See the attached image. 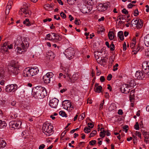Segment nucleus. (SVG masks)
<instances>
[{"instance_id":"f257e3e1","label":"nucleus","mask_w":149,"mask_h":149,"mask_svg":"<svg viewBox=\"0 0 149 149\" xmlns=\"http://www.w3.org/2000/svg\"><path fill=\"white\" fill-rule=\"evenodd\" d=\"M15 43L14 48H16L15 51L17 55L24 54L29 45L27 38H24L22 40V38L20 37L17 38Z\"/></svg>"},{"instance_id":"f03ea898","label":"nucleus","mask_w":149,"mask_h":149,"mask_svg":"<svg viewBox=\"0 0 149 149\" xmlns=\"http://www.w3.org/2000/svg\"><path fill=\"white\" fill-rule=\"evenodd\" d=\"M142 70H138L135 74L138 79L145 80L149 77V61H144L142 64Z\"/></svg>"},{"instance_id":"7ed1b4c3","label":"nucleus","mask_w":149,"mask_h":149,"mask_svg":"<svg viewBox=\"0 0 149 149\" xmlns=\"http://www.w3.org/2000/svg\"><path fill=\"white\" fill-rule=\"evenodd\" d=\"M32 95L35 98H42L47 95L46 89L44 87L38 86L33 88Z\"/></svg>"},{"instance_id":"20e7f679","label":"nucleus","mask_w":149,"mask_h":149,"mask_svg":"<svg viewBox=\"0 0 149 149\" xmlns=\"http://www.w3.org/2000/svg\"><path fill=\"white\" fill-rule=\"evenodd\" d=\"M19 64L16 61H12L9 62L7 66L9 72L15 75L17 74L19 72Z\"/></svg>"},{"instance_id":"39448f33","label":"nucleus","mask_w":149,"mask_h":149,"mask_svg":"<svg viewBox=\"0 0 149 149\" xmlns=\"http://www.w3.org/2000/svg\"><path fill=\"white\" fill-rule=\"evenodd\" d=\"M39 72V70L37 67H31L26 68L24 70L22 75L24 77L33 76L37 74Z\"/></svg>"},{"instance_id":"423d86ee","label":"nucleus","mask_w":149,"mask_h":149,"mask_svg":"<svg viewBox=\"0 0 149 149\" xmlns=\"http://www.w3.org/2000/svg\"><path fill=\"white\" fill-rule=\"evenodd\" d=\"M53 127L52 125L49 123H44L42 127L43 133L47 136H49L53 134L54 132Z\"/></svg>"},{"instance_id":"0eeeda50","label":"nucleus","mask_w":149,"mask_h":149,"mask_svg":"<svg viewBox=\"0 0 149 149\" xmlns=\"http://www.w3.org/2000/svg\"><path fill=\"white\" fill-rule=\"evenodd\" d=\"M62 106L63 108L69 111H71L74 108V104H72L69 100H65L62 102Z\"/></svg>"},{"instance_id":"6e6552de","label":"nucleus","mask_w":149,"mask_h":149,"mask_svg":"<svg viewBox=\"0 0 149 149\" xmlns=\"http://www.w3.org/2000/svg\"><path fill=\"white\" fill-rule=\"evenodd\" d=\"M62 70H64L65 72V74L68 77H69V80L68 81L71 83H74L75 81L77 80L79 78V74L78 72L76 73L73 75L72 78H71L69 76L68 74V68H65L64 66H61Z\"/></svg>"},{"instance_id":"1a4fd4ad","label":"nucleus","mask_w":149,"mask_h":149,"mask_svg":"<svg viewBox=\"0 0 149 149\" xmlns=\"http://www.w3.org/2000/svg\"><path fill=\"white\" fill-rule=\"evenodd\" d=\"M22 124V122L20 120H18L11 121L9 123V125L10 128L16 129L20 128Z\"/></svg>"},{"instance_id":"9d476101","label":"nucleus","mask_w":149,"mask_h":149,"mask_svg":"<svg viewBox=\"0 0 149 149\" xmlns=\"http://www.w3.org/2000/svg\"><path fill=\"white\" fill-rule=\"evenodd\" d=\"M54 74L52 72H49L46 73L43 77V81L47 84H49L51 81V79L53 76Z\"/></svg>"},{"instance_id":"9b49d317","label":"nucleus","mask_w":149,"mask_h":149,"mask_svg":"<svg viewBox=\"0 0 149 149\" xmlns=\"http://www.w3.org/2000/svg\"><path fill=\"white\" fill-rule=\"evenodd\" d=\"M17 88V86L16 84H11L7 86L5 90L6 92L10 93L15 92Z\"/></svg>"},{"instance_id":"f8f14e48","label":"nucleus","mask_w":149,"mask_h":149,"mask_svg":"<svg viewBox=\"0 0 149 149\" xmlns=\"http://www.w3.org/2000/svg\"><path fill=\"white\" fill-rule=\"evenodd\" d=\"M19 13L20 15H21L24 14V15L25 17H29L31 14V12L27 8H23L19 10Z\"/></svg>"},{"instance_id":"ddd939ff","label":"nucleus","mask_w":149,"mask_h":149,"mask_svg":"<svg viewBox=\"0 0 149 149\" xmlns=\"http://www.w3.org/2000/svg\"><path fill=\"white\" fill-rule=\"evenodd\" d=\"M8 42H6L1 47L0 52L4 54H8L9 52L8 49Z\"/></svg>"},{"instance_id":"4468645a","label":"nucleus","mask_w":149,"mask_h":149,"mask_svg":"<svg viewBox=\"0 0 149 149\" xmlns=\"http://www.w3.org/2000/svg\"><path fill=\"white\" fill-rule=\"evenodd\" d=\"M58 100L56 98H53L50 100L49 102L50 106L52 108H55L56 107L58 102Z\"/></svg>"},{"instance_id":"2eb2a0df","label":"nucleus","mask_w":149,"mask_h":149,"mask_svg":"<svg viewBox=\"0 0 149 149\" xmlns=\"http://www.w3.org/2000/svg\"><path fill=\"white\" fill-rule=\"evenodd\" d=\"M130 88L128 84H124L121 88V90L122 93L127 94L129 92Z\"/></svg>"},{"instance_id":"dca6fc26","label":"nucleus","mask_w":149,"mask_h":149,"mask_svg":"<svg viewBox=\"0 0 149 149\" xmlns=\"http://www.w3.org/2000/svg\"><path fill=\"white\" fill-rule=\"evenodd\" d=\"M74 52L73 49L70 47L65 50L64 54L65 56H74Z\"/></svg>"},{"instance_id":"f3484780","label":"nucleus","mask_w":149,"mask_h":149,"mask_svg":"<svg viewBox=\"0 0 149 149\" xmlns=\"http://www.w3.org/2000/svg\"><path fill=\"white\" fill-rule=\"evenodd\" d=\"M109 6L106 4L100 3L99 4L97 9L100 11H103L106 10Z\"/></svg>"},{"instance_id":"a211bd4d","label":"nucleus","mask_w":149,"mask_h":149,"mask_svg":"<svg viewBox=\"0 0 149 149\" xmlns=\"http://www.w3.org/2000/svg\"><path fill=\"white\" fill-rule=\"evenodd\" d=\"M95 56V58L97 59V62L100 64H102L103 63L106 62V58L104 56Z\"/></svg>"},{"instance_id":"6ab92c4d","label":"nucleus","mask_w":149,"mask_h":149,"mask_svg":"<svg viewBox=\"0 0 149 149\" xmlns=\"http://www.w3.org/2000/svg\"><path fill=\"white\" fill-rule=\"evenodd\" d=\"M13 4V2L11 1H9L5 10V13L6 15H8L9 13L10 10L11 8V6Z\"/></svg>"},{"instance_id":"aec40b11","label":"nucleus","mask_w":149,"mask_h":149,"mask_svg":"<svg viewBox=\"0 0 149 149\" xmlns=\"http://www.w3.org/2000/svg\"><path fill=\"white\" fill-rule=\"evenodd\" d=\"M52 35V41L54 42H58L59 40V36L57 34L54 33H51Z\"/></svg>"},{"instance_id":"412c9836","label":"nucleus","mask_w":149,"mask_h":149,"mask_svg":"<svg viewBox=\"0 0 149 149\" xmlns=\"http://www.w3.org/2000/svg\"><path fill=\"white\" fill-rule=\"evenodd\" d=\"M117 108V104L114 103H112L109 107V109L110 111L116 110Z\"/></svg>"},{"instance_id":"4be33fe9","label":"nucleus","mask_w":149,"mask_h":149,"mask_svg":"<svg viewBox=\"0 0 149 149\" xmlns=\"http://www.w3.org/2000/svg\"><path fill=\"white\" fill-rule=\"evenodd\" d=\"M88 7H86V6H84L81 9V11L84 13H88L92 10V7L91 6L90 9L89 10H88Z\"/></svg>"},{"instance_id":"5701e85b","label":"nucleus","mask_w":149,"mask_h":149,"mask_svg":"<svg viewBox=\"0 0 149 149\" xmlns=\"http://www.w3.org/2000/svg\"><path fill=\"white\" fill-rule=\"evenodd\" d=\"M144 42L146 46L147 47L149 46V34L147 35L145 37Z\"/></svg>"},{"instance_id":"b1692460","label":"nucleus","mask_w":149,"mask_h":149,"mask_svg":"<svg viewBox=\"0 0 149 149\" xmlns=\"http://www.w3.org/2000/svg\"><path fill=\"white\" fill-rule=\"evenodd\" d=\"M88 4L91 6V7L95 4L97 3V0H84Z\"/></svg>"},{"instance_id":"393cba45","label":"nucleus","mask_w":149,"mask_h":149,"mask_svg":"<svg viewBox=\"0 0 149 149\" xmlns=\"http://www.w3.org/2000/svg\"><path fill=\"white\" fill-rule=\"evenodd\" d=\"M134 93L135 91L134 90H132L130 92V101L133 102V101L134 99Z\"/></svg>"},{"instance_id":"a878e982","label":"nucleus","mask_w":149,"mask_h":149,"mask_svg":"<svg viewBox=\"0 0 149 149\" xmlns=\"http://www.w3.org/2000/svg\"><path fill=\"white\" fill-rule=\"evenodd\" d=\"M105 44L108 48H110V50L111 51H113L114 50L115 48V46L113 43H111L110 46L109 42L107 41H106L105 42Z\"/></svg>"},{"instance_id":"bb28decb","label":"nucleus","mask_w":149,"mask_h":149,"mask_svg":"<svg viewBox=\"0 0 149 149\" xmlns=\"http://www.w3.org/2000/svg\"><path fill=\"white\" fill-rule=\"evenodd\" d=\"M128 83V84H128L129 86L132 88L136 85L134 80L133 79H130V80H129Z\"/></svg>"},{"instance_id":"cd10ccee","label":"nucleus","mask_w":149,"mask_h":149,"mask_svg":"<svg viewBox=\"0 0 149 149\" xmlns=\"http://www.w3.org/2000/svg\"><path fill=\"white\" fill-rule=\"evenodd\" d=\"M118 37L121 40L124 39L123 32L122 31H119L118 33Z\"/></svg>"},{"instance_id":"c85d7f7f","label":"nucleus","mask_w":149,"mask_h":149,"mask_svg":"<svg viewBox=\"0 0 149 149\" xmlns=\"http://www.w3.org/2000/svg\"><path fill=\"white\" fill-rule=\"evenodd\" d=\"M138 23L136 25H135V27H136L137 28H140L143 26V22L141 20H139Z\"/></svg>"},{"instance_id":"c756f323","label":"nucleus","mask_w":149,"mask_h":149,"mask_svg":"<svg viewBox=\"0 0 149 149\" xmlns=\"http://www.w3.org/2000/svg\"><path fill=\"white\" fill-rule=\"evenodd\" d=\"M113 32L112 31H110L108 33V37L109 39L111 40H112L114 37V36L113 35Z\"/></svg>"},{"instance_id":"7c9ffc66","label":"nucleus","mask_w":149,"mask_h":149,"mask_svg":"<svg viewBox=\"0 0 149 149\" xmlns=\"http://www.w3.org/2000/svg\"><path fill=\"white\" fill-rule=\"evenodd\" d=\"M6 143L5 141L3 140L1 141L0 142V146L2 149L4 148L6 146Z\"/></svg>"},{"instance_id":"2f4dec72","label":"nucleus","mask_w":149,"mask_h":149,"mask_svg":"<svg viewBox=\"0 0 149 149\" xmlns=\"http://www.w3.org/2000/svg\"><path fill=\"white\" fill-rule=\"evenodd\" d=\"M7 126V124L4 121H1L0 123V128H4Z\"/></svg>"},{"instance_id":"473e14b6","label":"nucleus","mask_w":149,"mask_h":149,"mask_svg":"<svg viewBox=\"0 0 149 149\" xmlns=\"http://www.w3.org/2000/svg\"><path fill=\"white\" fill-rule=\"evenodd\" d=\"M23 24L27 26H29L31 25L29 19L28 18L26 19L24 21Z\"/></svg>"},{"instance_id":"72a5a7b5","label":"nucleus","mask_w":149,"mask_h":149,"mask_svg":"<svg viewBox=\"0 0 149 149\" xmlns=\"http://www.w3.org/2000/svg\"><path fill=\"white\" fill-rule=\"evenodd\" d=\"M102 89V87L101 86H97L95 88V91L96 92L100 93L101 92Z\"/></svg>"},{"instance_id":"f704fd0d","label":"nucleus","mask_w":149,"mask_h":149,"mask_svg":"<svg viewBox=\"0 0 149 149\" xmlns=\"http://www.w3.org/2000/svg\"><path fill=\"white\" fill-rule=\"evenodd\" d=\"M44 7L46 10H51V8H52L51 6L48 4L45 5L44 6Z\"/></svg>"},{"instance_id":"c9c22d12","label":"nucleus","mask_w":149,"mask_h":149,"mask_svg":"<svg viewBox=\"0 0 149 149\" xmlns=\"http://www.w3.org/2000/svg\"><path fill=\"white\" fill-rule=\"evenodd\" d=\"M143 134L145 139H149V134L146 132H143Z\"/></svg>"},{"instance_id":"e433bc0d","label":"nucleus","mask_w":149,"mask_h":149,"mask_svg":"<svg viewBox=\"0 0 149 149\" xmlns=\"http://www.w3.org/2000/svg\"><path fill=\"white\" fill-rule=\"evenodd\" d=\"M46 38L47 40L52 41V36L51 33H49L47 35Z\"/></svg>"},{"instance_id":"4c0bfd02","label":"nucleus","mask_w":149,"mask_h":149,"mask_svg":"<svg viewBox=\"0 0 149 149\" xmlns=\"http://www.w3.org/2000/svg\"><path fill=\"white\" fill-rule=\"evenodd\" d=\"M27 86H21V88L22 89V91H21V93H24L27 89Z\"/></svg>"},{"instance_id":"58836bf2","label":"nucleus","mask_w":149,"mask_h":149,"mask_svg":"<svg viewBox=\"0 0 149 149\" xmlns=\"http://www.w3.org/2000/svg\"><path fill=\"white\" fill-rule=\"evenodd\" d=\"M91 131V129L90 128H89L88 127H86L84 128V131L86 133H89Z\"/></svg>"},{"instance_id":"ea45409f","label":"nucleus","mask_w":149,"mask_h":149,"mask_svg":"<svg viewBox=\"0 0 149 149\" xmlns=\"http://www.w3.org/2000/svg\"><path fill=\"white\" fill-rule=\"evenodd\" d=\"M139 20H136L134 21V19L132 20V22H133V21L134 22H133V23L132 24V26H134V27H135V25H136V24L138 23V22H139Z\"/></svg>"},{"instance_id":"a19ab883","label":"nucleus","mask_w":149,"mask_h":149,"mask_svg":"<svg viewBox=\"0 0 149 149\" xmlns=\"http://www.w3.org/2000/svg\"><path fill=\"white\" fill-rule=\"evenodd\" d=\"M4 73V70L1 68H0V79L3 77Z\"/></svg>"},{"instance_id":"79ce46f5","label":"nucleus","mask_w":149,"mask_h":149,"mask_svg":"<svg viewBox=\"0 0 149 149\" xmlns=\"http://www.w3.org/2000/svg\"><path fill=\"white\" fill-rule=\"evenodd\" d=\"M134 129L137 130H138L139 129V125L138 122H137L136 123V124L134 125Z\"/></svg>"},{"instance_id":"37998d69","label":"nucleus","mask_w":149,"mask_h":149,"mask_svg":"<svg viewBox=\"0 0 149 149\" xmlns=\"http://www.w3.org/2000/svg\"><path fill=\"white\" fill-rule=\"evenodd\" d=\"M47 56H53L54 53L51 51H49L47 53Z\"/></svg>"},{"instance_id":"c03bdc74","label":"nucleus","mask_w":149,"mask_h":149,"mask_svg":"<svg viewBox=\"0 0 149 149\" xmlns=\"http://www.w3.org/2000/svg\"><path fill=\"white\" fill-rule=\"evenodd\" d=\"M96 133V130H93L90 134L89 137L91 138L93 137Z\"/></svg>"},{"instance_id":"a18cd8bd","label":"nucleus","mask_w":149,"mask_h":149,"mask_svg":"<svg viewBox=\"0 0 149 149\" xmlns=\"http://www.w3.org/2000/svg\"><path fill=\"white\" fill-rule=\"evenodd\" d=\"M59 114L60 116H62L63 117L65 116L66 115L65 112L62 111H60L59 112Z\"/></svg>"},{"instance_id":"49530a36","label":"nucleus","mask_w":149,"mask_h":149,"mask_svg":"<svg viewBox=\"0 0 149 149\" xmlns=\"http://www.w3.org/2000/svg\"><path fill=\"white\" fill-rule=\"evenodd\" d=\"M105 135V131L103 130L100 132V137L103 138L104 137Z\"/></svg>"},{"instance_id":"de8ad7c7","label":"nucleus","mask_w":149,"mask_h":149,"mask_svg":"<svg viewBox=\"0 0 149 149\" xmlns=\"http://www.w3.org/2000/svg\"><path fill=\"white\" fill-rule=\"evenodd\" d=\"M135 134L138 137H139L140 139H141V133L137 131H136Z\"/></svg>"},{"instance_id":"09e8293b","label":"nucleus","mask_w":149,"mask_h":149,"mask_svg":"<svg viewBox=\"0 0 149 149\" xmlns=\"http://www.w3.org/2000/svg\"><path fill=\"white\" fill-rule=\"evenodd\" d=\"M85 113H82L79 116V119H80L81 120H83L85 117Z\"/></svg>"},{"instance_id":"8fccbe9b","label":"nucleus","mask_w":149,"mask_h":149,"mask_svg":"<svg viewBox=\"0 0 149 149\" xmlns=\"http://www.w3.org/2000/svg\"><path fill=\"white\" fill-rule=\"evenodd\" d=\"M104 104V100H103L102 102L100 104V105L99 109L100 110H102L103 108V106Z\"/></svg>"},{"instance_id":"3c124183","label":"nucleus","mask_w":149,"mask_h":149,"mask_svg":"<svg viewBox=\"0 0 149 149\" xmlns=\"http://www.w3.org/2000/svg\"><path fill=\"white\" fill-rule=\"evenodd\" d=\"M88 127L91 129L92 128L94 127V125L92 123H88Z\"/></svg>"},{"instance_id":"603ef678","label":"nucleus","mask_w":149,"mask_h":149,"mask_svg":"<svg viewBox=\"0 0 149 149\" xmlns=\"http://www.w3.org/2000/svg\"><path fill=\"white\" fill-rule=\"evenodd\" d=\"M96 143V141L95 140H93L89 142V144L91 145H94Z\"/></svg>"},{"instance_id":"864d4df0","label":"nucleus","mask_w":149,"mask_h":149,"mask_svg":"<svg viewBox=\"0 0 149 149\" xmlns=\"http://www.w3.org/2000/svg\"><path fill=\"white\" fill-rule=\"evenodd\" d=\"M74 23L76 24L77 25H79L80 24L79 20L77 19L76 18L75 20Z\"/></svg>"},{"instance_id":"5fc2aeb1","label":"nucleus","mask_w":149,"mask_h":149,"mask_svg":"<svg viewBox=\"0 0 149 149\" xmlns=\"http://www.w3.org/2000/svg\"><path fill=\"white\" fill-rule=\"evenodd\" d=\"M76 0H67V2L70 4H72L74 3V1Z\"/></svg>"},{"instance_id":"6e6d98bb","label":"nucleus","mask_w":149,"mask_h":149,"mask_svg":"<svg viewBox=\"0 0 149 149\" xmlns=\"http://www.w3.org/2000/svg\"><path fill=\"white\" fill-rule=\"evenodd\" d=\"M60 15L63 18H65L66 17V15L63 12H61L60 13Z\"/></svg>"},{"instance_id":"4d7b16f0","label":"nucleus","mask_w":149,"mask_h":149,"mask_svg":"<svg viewBox=\"0 0 149 149\" xmlns=\"http://www.w3.org/2000/svg\"><path fill=\"white\" fill-rule=\"evenodd\" d=\"M134 15L135 16H137L139 15V12L138 10L136 9L134 12Z\"/></svg>"},{"instance_id":"13d9d810","label":"nucleus","mask_w":149,"mask_h":149,"mask_svg":"<svg viewBox=\"0 0 149 149\" xmlns=\"http://www.w3.org/2000/svg\"><path fill=\"white\" fill-rule=\"evenodd\" d=\"M122 11V13L124 14H128V12L125 8L123 9Z\"/></svg>"},{"instance_id":"bf43d9fd","label":"nucleus","mask_w":149,"mask_h":149,"mask_svg":"<svg viewBox=\"0 0 149 149\" xmlns=\"http://www.w3.org/2000/svg\"><path fill=\"white\" fill-rule=\"evenodd\" d=\"M135 5H133L131 3H130L128 5V8H132L133 6H134Z\"/></svg>"},{"instance_id":"052dcab7","label":"nucleus","mask_w":149,"mask_h":149,"mask_svg":"<svg viewBox=\"0 0 149 149\" xmlns=\"http://www.w3.org/2000/svg\"><path fill=\"white\" fill-rule=\"evenodd\" d=\"M45 145L44 144L40 145L39 147V149H43L45 147Z\"/></svg>"},{"instance_id":"680f3d73","label":"nucleus","mask_w":149,"mask_h":149,"mask_svg":"<svg viewBox=\"0 0 149 149\" xmlns=\"http://www.w3.org/2000/svg\"><path fill=\"white\" fill-rule=\"evenodd\" d=\"M112 77V75L111 74H109L107 77V79L108 81H110L111 80Z\"/></svg>"},{"instance_id":"e2e57ef3","label":"nucleus","mask_w":149,"mask_h":149,"mask_svg":"<svg viewBox=\"0 0 149 149\" xmlns=\"http://www.w3.org/2000/svg\"><path fill=\"white\" fill-rule=\"evenodd\" d=\"M136 44V41L133 42L131 44L130 47L132 48H133L135 45Z\"/></svg>"},{"instance_id":"0e129e2a","label":"nucleus","mask_w":149,"mask_h":149,"mask_svg":"<svg viewBox=\"0 0 149 149\" xmlns=\"http://www.w3.org/2000/svg\"><path fill=\"white\" fill-rule=\"evenodd\" d=\"M118 113L119 115H122L123 114V110L122 109H119L118 110Z\"/></svg>"},{"instance_id":"69168bd1","label":"nucleus","mask_w":149,"mask_h":149,"mask_svg":"<svg viewBox=\"0 0 149 149\" xmlns=\"http://www.w3.org/2000/svg\"><path fill=\"white\" fill-rule=\"evenodd\" d=\"M145 55L146 56H149V49H147L146 50Z\"/></svg>"},{"instance_id":"338daca9","label":"nucleus","mask_w":149,"mask_h":149,"mask_svg":"<svg viewBox=\"0 0 149 149\" xmlns=\"http://www.w3.org/2000/svg\"><path fill=\"white\" fill-rule=\"evenodd\" d=\"M100 79L101 82H103L105 80L104 77L103 76H102L100 77Z\"/></svg>"},{"instance_id":"774afa93","label":"nucleus","mask_w":149,"mask_h":149,"mask_svg":"<svg viewBox=\"0 0 149 149\" xmlns=\"http://www.w3.org/2000/svg\"><path fill=\"white\" fill-rule=\"evenodd\" d=\"M66 133V132L65 131H63L61 134V138H63L65 135Z\"/></svg>"}]
</instances>
